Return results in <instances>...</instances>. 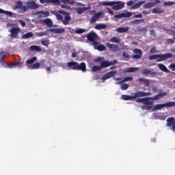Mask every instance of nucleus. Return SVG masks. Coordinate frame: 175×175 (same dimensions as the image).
I'll return each instance as SVG.
<instances>
[{
  "instance_id": "f257e3e1",
  "label": "nucleus",
  "mask_w": 175,
  "mask_h": 175,
  "mask_svg": "<svg viewBox=\"0 0 175 175\" xmlns=\"http://www.w3.org/2000/svg\"><path fill=\"white\" fill-rule=\"evenodd\" d=\"M67 66L72 70H81V72H87V65L84 62L80 64L77 62H69L67 63Z\"/></svg>"
},
{
  "instance_id": "f03ea898",
  "label": "nucleus",
  "mask_w": 175,
  "mask_h": 175,
  "mask_svg": "<svg viewBox=\"0 0 175 175\" xmlns=\"http://www.w3.org/2000/svg\"><path fill=\"white\" fill-rule=\"evenodd\" d=\"M103 6H112L113 10H121L125 8V3L122 1H103Z\"/></svg>"
},
{
  "instance_id": "7ed1b4c3",
  "label": "nucleus",
  "mask_w": 175,
  "mask_h": 175,
  "mask_svg": "<svg viewBox=\"0 0 175 175\" xmlns=\"http://www.w3.org/2000/svg\"><path fill=\"white\" fill-rule=\"evenodd\" d=\"M136 102L137 103H143V105H146L142 107V110H151L154 107V101L150 100V97L138 98L136 100Z\"/></svg>"
},
{
  "instance_id": "20e7f679",
  "label": "nucleus",
  "mask_w": 175,
  "mask_h": 175,
  "mask_svg": "<svg viewBox=\"0 0 175 175\" xmlns=\"http://www.w3.org/2000/svg\"><path fill=\"white\" fill-rule=\"evenodd\" d=\"M173 55L172 53H165V54H156L152 55L149 57L150 61H152L153 59H157V62H162V61H166V59H169L172 58Z\"/></svg>"
},
{
  "instance_id": "39448f33",
  "label": "nucleus",
  "mask_w": 175,
  "mask_h": 175,
  "mask_svg": "<svg viewBox=\"0 0 175 175\" xmlns=\"http://www.w3.org/2000/svg\"><path fill=\"white\" fill-rule=\"evenodd\" d=\"M87 39L92 42V46L100 44V42L96 41L98 40V34L94 31H90L89 33H88Z\"/></svg>"
},
{
  "instance_id": "423d86ee",
  "label": "nucleus",
  "mask_w": 175,
  "mask_h": 175,
  "mask_svg": "<svg viewBox=\"0 0 175 175\" xmlns=\"http://www.w3.org/2000/svg\"><path fill=\"white\" fill-rule=\"evenodd\" d=\"M163 107H175V102H168L164 104H157L153 107V111L155 110H162Z\"/></svg>"
},
{
  "instance_id": "0eeeda50",
  "label": "nucleus",
  "mask_w": 175,
  "mask_h": 175,
  "mask_svg": "<svg viewBox=\"0 0 175 175\" xmlns=\"http://www.w3.org/2000/svg\"><path fill=\"white\" fill-rule=\"evenodd\" d=\"M13 10H17L21 9V13H25L27 12V5H23V1H17L16 5L12 8Z\"/></svg>"
},
{
  "instance_id": "6e6552de",
  "label": "nucleus",
  "mask_w": 175,
  "mask_h": 175,
  "mask_svg": "<svg viewBox=\"0 0 175 175\" xmlns=\"http://www.w3.org/2000/svg\"><path fill=\"white\" fill-rule=\"evenodd\" d=\"M21 31V29L19 27H12L9 31L10 32V38H12L14 39H17L18 38V33H20V31Z\"/></svg>"
},
{
  "instance_id": "1a4fd4ad",
  "label": "nucleus",
  "mask_w": 175,
  "mask_h": 175,
  "mask_svg": "<svg viewBox=\"0 0 175 175\" xmlns=\"http://www.w3.org/2000/svg\"><path fill=\"white\" fill-rule=\"evenodd\" d=\"M117 60L113 59L112 62H109V60H104L100 62L101 68H109V66H111L112 65H116L117 64Z\"/></svg>"
},
{
  "instance_id": "9d476101",
  "label": "nucleus",
  "mask_w": 175,
  "mask_h": 175,
  "mask_svg": "<svg viewBox=\"0 0 175 175\" xmlns=\"http://www.w3.org/2000/svg\"><path fill=\"white\" fill-rule=\"evenodd\" d=\"M26 5V11L28 10V9L35 10V9H38L39 8V5L33 1L27 2Z\"/></svg>"
},
{
  "instance_id": "9b49d317",
  "label": "nucleus",
  "mask_w": 175,
  "mask_h": 175,
  "mask_svg": "<svg viewBox=\"0 0 175 175\" xmlns=\"http://www.w3.org/2000/svg\"><path fill=\"white\" fill-rule=\"evenodd\" d=\"M116 75H117V71L116 70L108 72L102 77L101 80L103 81H105V80H107V79H111V77H113V76H116Z\"/></svg>"
},
{
  "instance_id": "f8f14e48",
  "label": "nucleus",
  "mask_w": 175,
  "mask_h": 175,
  "mask_svg": "<svg viewBox=\"0 0 175 175\" xmlns=\"http://www.w3.org/2000/svg\"><path fill=\"white\" fill-rule=\"evenodd\" d=\"M151 96V92H137L134 93V96H133V99H136V98H142V96Z\"/></svg>"
},
{
  "instance_id": "ddd939ff",
  "label": "nucleus",
  "mask_w": 175,
  "mask_h": 175,
  "mask_svg": "<svg viewBox=\"0 0 175 175\" xmlns=\"http://www.w3.org/2000/svg\"><path fill=\"white\" fill-rule=\"evenodd\" d=\"M133 53L137 55H132V58L134 59H140L143 55V52L142 51L141 49H133Z\"/></svg>"
},
{
  "instance_id": "4468645a",
  "label": "nucleus",
  "mask_w": 175,
  "mask_h": 175,
  "mask_svg": "<svg viewBox=\"0 0 175 175\" xmlns=\"http://www.w3.org/2000/svg\"><path fill=\"white\" fill-rule=\"evenodd\" d=\"M102 14H103V12H98L97 13H95L90 19V24H95V23H96L98 20H99Z\"/></svg>"
},
{
  "instance_id": "2eb2a0df",
  "label": "nucleus",
  "mask_w": 175,
  "mask_h": 175,
  "mask_svg": "<svg viewBox=\"0 0 175 175\" xmlns=\"http://www.w3.org/2000/svg\"><path fill=\"white\" fill-rule=\"evenodd\" d=\"M167 126H172V131L173 132H175V118L173 117L169 118L167 119Z\"/></svg>"
},
{
  "instance_id": "dca6fc26",
  "label": "nucleus",
  "mask_w": 175,
  "mask_h": 175,
  "mask_svg": "<svg viewBox=\"0 0 175 175\" xmlns=\"http://www.w3.org/2000/svg\"><path fill=\"white\" fill-rule=\"evenodd\" d=\"M166 92L159 93L153 97H149V100H151L152 102H154V100H159L161 98H163V96H166Z\"/></svg>"
},
{
  "instance_id": "f3484780",
  "label": "nucleus",
  "mask_w": 175,
  "mask_h": 175,
  "mask_svg": "<svg viewBox=\"0 0 175 175\" xmlns=\"http://www.w3.org/2000/svg\"><path fill=\"white\" fill-rule=\"evenodd\" d=\"M132 16V12L121 13L114 16L115 18H127Z\"/></svg>"
},
{
  "instance_id": "a211bd4d",
  "label": "nucleus",
  "mask_w": 175,
  "mask_h": 175,
  "mask_svg": "<svg viewBox=\"0 0 175 175\" xmlns=\"http://www.w3.org/2000/svg\"><path fill=\"white\" fill-rule=\"evenodd\" d=\"M46 32H53V33H64V32H65V29L64 28L49 29L46 30Z\"/></svg>"
},
{
  "instance_id": "6ab92c4d",
  "label": "nucleus",
  "mask_w": 175,
  "mask_h": 175,
  "mask_svg": "<svg viewBox=\"0 0 175 175\" xmlns=\"http://www.w3.org/2000/svg\"><path fill=\"white\" fill-rule=\"evenodd\" d=\"M106 46L110 49V50H112L113 51H118V50H120V46H118V44H110L107 42L106 44Z\"/></svg>"
},
{
  "instance_id": "aec40b11",
  "label": "nucleus",
  "mask_w": 175,
  "mask_h": 175,
  "mask_svg": "<svg viewBox=\"0 0 175 175\" xmlns=\"http://www.w3.org/2000/svg\"><path fill=\"white\" fill-rule=\"evenodd\" d=\"M70 20H72V17H70V13H68L64 16V19L62 20V23L64 25H68Z\"/></svg>"
},
{
  "instance_id": "412c9836",
  "label": "nucleus",
  "mask_w": 175,
  "mask_h": 175,
  "mask_svg": "<svg viewBox=\"0 0 175 175\" xmlns=\"http://www.w3.org/2000/svg\"><path fill=\"white\" fill-rule=\"evenodd\" d=\"M137 81H140L141 83H144V85H145V87H150V79H147L146 78L140 77L137 79Z\"/></svg>"
},
{
  "instance_id": "4be33fe9",
  "label": "nucleus",
  "mask_w": 175,
  "mask_h": 175,
  "mask_svg": "<svg viewBox=\"0 0 175 175\" xmlns=\"http://www.w3.org/2000/svg\"><path fill=\"white\" fill-rule=\"evenodd\" d=\"M42 24H44L48 27V28H51L53 27V21L50 18H46L42 21Z\"/></svg>"
},
{
  "instance_id": "5701e85b",
  "label": "nucleus",
  "mask_w": 175,
  "mask_h": 175,
  "mask_svg": "<svg viewBox=\"0 0 175 175\" xmlns=\"http://www.w3.org/2000/svg\"><path fill=\"white\" fill-rule=\"evenodd\" d=\"M94 46V48L95 49V50H98L99 51H105L107 50V47L102 44H100L99 45L98 44H96V45H93Z\"/></svg>"
},
{
  "instance_id": "b1692460",
  "label": "nucleus",
  "mask_w": 175,
  "mask_h": 175,
  "mask_svg": "<svg viewBox=\"0 0 175 175\" xmlns=\"http://www.w3.org/2000/svg\"><path fill=\"white\" fill-rule=\"evenodd\" d=\"M152 12L154 14H161L162 13H165V10L161 8H154L152 9Z\"/></svg>"
},
{
  "instance_id": "393cba45",
  "label": "nucleus",
  "mask_w": 175,
  "mask_h": 175,
  "mask_svg": "<svg viewBox=\"0 0 175 175\" xmlns=\"http://www.w3.org/2000/svg\"><path fill=\"white\" fill-rule=\"evenodd\" d=\"M30 51H37V53H42V48L37 45H31L29 47Z\"/></svg>"
},
{
  "instance_id": "a878e982",
  "label": "nucleus",
  "mask_w": 175,
  "mask_h": 175,
  "mask_svg": "<svg viewBox=\"0 0 175 175\" xmlns=\"http://www.w3.org/2000/svg\"><path fill=\"white\" fill-rule=\"evenodd\" d=\"M139 70V68L137 67H130L127 68L124 70L126 73H133L134 72H137Z\"/></svg>"
},
{
  "instance_id": "bb28decb",
  "label": "nucleus",
  "mask_w": 175,
  "mask_h": 175,
  "mask_svg": "<svg viewBox=\"0 0 175 175\" xmlns=\"http://www.w3.org/2000/svg\"><path fill=\"white\" fill-rule=\"evenodd\" d=\"M158 68L160 69V70H162L163 72H165L166 73H170V70H169V69H167V68H166L163 64H159Z\"/></svg>"
},
{
  "instance_id": "cd10ccee",
  "label": "nucleus",
  "mask_w": 175,
  "mask_h": 175,
  "mask_svg": "<svg viewBox=\"0 0 175 175\" xmlns=\"http://www.w3.org/2000/svg\"><path fill=\"white\" fill-rule=\"evenodd\" d=\"M132 80H133V77H126L119 82H116V84H122V83H125L126 81H132Z\"/></svg>"
},
{
  "instance_id": "c85d7f7f",
  "label": "nucleus",
  "mask_w": 175,
  "mask_h": 175,
  "mask_svg": "<svg viewBox=\"0 0 175 175\" xmlns=\"http://www.w3.org/2000/svg\"><path fill=\"white\" fill-rule=\"evenodd\" d=\"M129 31V27H118L116 29V31L118 32L119 33H125V32H127Z\"/></svg>"
},
{
  "instance_id": "c756f323",
  "label": "nucleus",
  "mask_w": 175,
  "mask_h": 175,
  "mask_svg": "<svg viewBox=\"0 0 175 175\" xmlns=\"http://www.w3.org/2000/svg\"><path fill=\"white\" fill-rule=\"evenodd\" d=\"M144 3H146V1H141L138 3H136L135 4L131 6V9H139V8H140L142 5H144Z\"/></svg>"
},
{
  "instance_id": "7c9ffc66",
  "label": "nucleus",
  "mask_w": 175,
  "mask_h": 175,
  "mask_svg": "<svg viewBox=\"0 0 175 175\" xmlns=\"http://www.w3.org/2000/svg\"><path fill=\"white\" fill-rule=\"evenodd\" d=\"M154 2L150 1L145 3L143 5V8H144V9H151V8H154Z\"/></svg>"
},
{
  "instance_id": "2f4dec72",
  "label": "nucleus",
  "mask_w": 175,
  "mask_h": 175,
  "mask_svg": "<svg viewBox=\"0 0 175 175\" xmlns=\"http://www.w3.org/2000/svg\"><path fill=\"white\" fill-rule=\"evenodd\" d=\"M94 28L97 30L106 29V28H107V25L105 24H98L94 27Z\"/></svg>"
},
{
  "instance_id": "473e14b6",
  "label": "nucleus",
  "mask_w": 175,
  "mask_h": 175,
  "mask_svg": "<svg viewBox=\"0 0 175 175\" xmlns=\"http://www.w3.org/2000/svg\"><path fill=\"white\" fill-rule=\"evenodd\" d=\"M123 100H133V96H129L126 94L122 95Z\"/></svg>"
},
{
  "instance_id": "72a5a7b5",
  "label": "nucleus",
  "mask_w": 175,
  "mask_h": 175,
  "mask_svg": "<svg viewBox=\"0 0 175 175\" xmlns=\"http://www.w3.org/2000/svg\"><path fill=\"white\" fill-rule=\"evenodd\" d=\"M85 10H87V7H81L77 8V12L78 13V14H83V13H84Z\"/></svg>"
},
{
  "instance_id": "f704fd0d",
  "label": "nucleus",
  "mask_w": 175,
  "mask_h": 175,
  "mask_svg": "<svg viewBox=\"0 0 175 175\" xmlns=\"http://www.w3.org/2000/svg\"><path fill=\"white\" fill-rule=\"evenodd\" d=\"M36 59H38V57H33L31 59L27 60L26 64L27 65H31V64H33V62H35V61H36Z\"/></svg>"
},
{
  "instance_id": "c9c22d12",
  "label": "nucleus",
  "mask_w": 175,
  "mask_h": 175,
  "mask_svg": "<svg viewBox=\"0 0 175 175\" xmlns=\"http://www.w3.org/2000/svg\"><path fill=\"white\" fill-rule=\"evenodd\" d=\"M40 63L37 62L36 64H33L29 67V69H39L40 68Z\"/></svg>"
},
{
  "instance_id": "e433bc0d",
  "label": "nucleus",
  "mask_w": 175,
  "mask_h": 175,
  "mask_svg": "<svg viewBox=\"0 0 175 175\" xmlns=\"http://www.w3.org/2000/svg\"><path fill=\"white\" fill-rule=\"evenodd\" d=\"M47 3H53V5H60L61 1L59 0H47Z\"/></svg>"
},
{
  "instance_id": "4c0bfd02",
  "label": "nucleus",
  "mask_w": 175,
  "mask_h": 175,
  "mask_svg": "<svg viewBox=\"0 0 175 175\" xmlns=\"http://www.w3.org/2000/svg\"><path fill=\"white\" fill-rule=\"evenodd\" d=\"M92 72H99V70H102V67L99 66H94L92 67Z\"/></svg>"
},
{
  "instance_id": "58836bf2",
  "label": "nucleus",
  "mask_w": 175,
  "mask_h": 175,
  "mask_svg": "<svg viewBox=\"0 0 175 175\" xmlns=\"http://www.w3.org/2000/svg\"><path fill=\"white\" fill-rule=\"evenodd\" d=\"M33 36V33L32 32L27 33L23 36V39H29V38H32Z\"/></svg>"
},
{
  "instance_id": "ea45409f",
  "label": "nucleus",
  "mask_w": 175,
  "mask_h": 175,
  "mask_svg": "<svg viewBox=\"0 0 175 175\" xmlns=\"http://www.w3.org/2000/svg\"><path fill=\"white\" fill-rule=\"evenodd\" d=\"M110 42H111L112 43H120V42H121V40L119 38L113 37L110 39Z\"/></svg>"
},
{
  "instance_id": "a19ab883",
  "label": "nucleus",
  "mask_w": 175,
  "mask_h": 175,
  "mask_svg": "<svg viewBox=\"0 0 175 175\" xmlns=\"http://www.w3.org/2000/svg\"><path fill=\"white\" fill-rule=\"evenodd\" d=\"M21 64V63L20 62H18L16 63H8L7 65L8 68H12L13 66H18Z\"/></svg>"
},
{
  "instance_id": "79ce46f5",
  "label": "nucleus",
  "mask_w": 175,
  "mask_h": 175,
  "mask_svg": "<svg viewBox=\"0 0 175 175\" xmlns=\"http://www.w3.org/2000/svg\"><path fill=\"white\" fill-rule=\"evenodd\" d=\"M121 90H122V91H126V90L129 88V84L128 83H122L120 86Z\"/></svg>"
},
{
  "instance_id": "37998d69",
  "label": "nucleus",
  "mask_w": 175,
  "mask_h": 175,
  "mask_svg": "<svg viewBox=\"0 0 175 175\" xmlns=\"http://www.w3.org/2000/svg\"><path fill=\"white\" fill-rule=\"evenodd\" d=\"M53 14L56 16V18L59 20V21H62V20H64L62 15L58 14L57 12H54Z\"/></svg>"
},
{
  "instance_id": "c03bdc74",
  "label": "nucleus",
  "mask_w": 175,
  "mask_h": 175,
  "mask_svg": "<svg viewBox=\"0 0 175 175\" xmlns=\"http://www.w3.org/2000/svg\"><path fill=\"white\" fill-rule=\"evenodd\" d=\"M0 62H3V61H5V58L6 57V55H5V52L1 51L0 53Z\"/></svg>"
},
{
  "instance_id": "a18cd8bd",
  "label": "nucleus",
  "mask_w": 175,
  "mask_h": 175,
  "mask_svg": "<svg viewBox=\"0 0 175 175\" xmlns=\"http://www.w3.org/2000/svg\"><path fill=\"white\" fill-rule=\"evenodd\" d=\"M63 3H68L69 5H74L75 0H61Z\"/></svg>"
},
{
  "instance_id": "49530a36",
  "label": "nucleus",
  "mask_w": 175,
  "mask_h": 175,
  "mask_svg": "<svg viewBox=\"0 0 175 175\" xmlns=\"http://www.w3.org/2000/svg\"><path fill=\"white\" fill-rule=\"evenodd\" d=\"M164 6H172V5H175V1H164Z\"/></svg>"
},
{
  "instance_id": "de8ad7c7",
  "label": "nucleus",
  "mask_w": 175,
  "mask_h": 175,
  "mask_svg": "<svg viewBox=\"0 0 175 175\" xmlns=\"http://www.w3.org/2000/svg\"><path fill=\"white\" fill-rule=\"evenodd\" d=\"M3 14H6L8 17H13V12L10 11H5V10H3Z\"/></svg>"
},
{
  "instance_id": "09e8293b",
  "label": "nucleus",
  "mask_w": 175,
  "mask_h": 175,
  "mask_svg": "<svg viewBox=\"0 0 175 175\" xmlns=\"http://www.w3.org/2000/svg\"><path fill=\"white\" fill-rule=\"evenodd\" d=\"M140 23H144V19H136L132 21V24H140Z\"/></svg>"
},
{
  "instance_id": "8fccbe9b",
  "label": "nucleus",
  "mask_w": 175,
  "mask_h": 175,
  "mask_svg": "<svg viewBox=\"0 0 175 175\" xmlns=\"http://www.w3.org/2000/svg\"><path fill=\"white\" fill-rule=\"evenodd\" d=\"M41 44H42V46H49V44H50V40H43L41 41Z\"/></svg>"
},
{
  "instance_id": "3c124183",
  "label": "nucleus",
  "mask_w": 175,
  "mask_h": 175,
  "mask_svg": "<svg viewBox=\"0 0 175 175\" xmlns=\"http://www.w3.org/2000/svg\"><path fill=\"white\" fill-rule=\"evenodd\" d=\"M49 31H47V30L46 31H40L37 33V36H46V35H47V33H49Z\"/></svg>"
},
{
  "instance_id": "603ef678",
  "label": "nucleus",
  "mask_w": 175,
  "mask_h": 175,
  "mask_svg": "<svg viewBox=\"0 0 175 175\" xmlns=\"http://www.w3.org/2000/svg\"><path fill=\"white\" fill-rule=\"evenodd\" d=\"M150 70H147L145 68L142 70V74L144 75V76H148V75H150Z\"/></svg>"
},
{
  "instance_id": "864d4df0",
  "label": "nucleus",
  "mask_w": 175,
  "mask_h": 175,
  "mask_svg": "<svg viewBox=\"0 0 175 175\" xmlns=\"http://www.w3.org/2000/svg\"><path fill=\"white\" fill-rule=\"evenodd\" d=\"M85 32V30L84 29H78L75 30V33H84Z\"/></svg>"
},
{
  "instance_id": "5fc2aeb1",
  "label": "nucleus",
  "mask_w": 175,
  "mask_h": 175,
  "mask_svg": "<svg viewBox=\"0 0 175 175\" xmlns=\"http://www.w3.org/2000/svg\"><path fill=\"white\" fill-rule=\"evenodd\" d=\"M150 72H149V75L152 76V77H154V76H157L158 75V72L156 71H154V70H150Z\"/></svg>"
},
{
  "instance_id": "6e6d98bb",
  "label": "nucleus",
  "mask_w": 175,
  "mask_h": 175,
  "mask_svg": "<svg viewBox=\"0 0 175 175\" xmlns=\"http://www.w3.org/2000/svg\"><path fill=\"white\" fill-rule=\"evenodd\" d=\"M59 13H60L61 14H64L65 16H66L67 14H69L70 12H66L64 10H59Z\"/></svg>"
},
{
  "instance_id": "4d7b16f0",
  "label": "nucleus",
  "mask_w": 175,
  "mask_h": 175,
  "mask_svg": "<svg viewBox=\"0 0 175 175\" xmlns=\"http://www.w3.org/2000/svg\"><path fill=\"white\" fill-rule=\"evenodd\" d=\"M105 59V57H98L95 59V62H102Z\"/></svg>"
},
{
  "instance_id": "13d9d810",
  "label": "nucleus",
  "mask_w": 175,
  "mask_h": 175,
  "mask_svg": "<svg viewBox=\"0 0 175 175\" xmlns=\"http://www.w3.org/2000/svg\"><path fill=\"white\" fill-rule=\"evenodd\" d=\"M170 69L174 71L175 70V63H172L169 66Z\"/></svg>"
},
{
  "instance_id": "bf43d9fd",
  "label": "nucleus",
  "mask_w": 175,
  "mask_h": 175,
  "mask_svg": "<svg viewBox=\"0 0 175 175\" xmlns=\"http://www.w3.org/2000/svg\"><path fill=\"white\" fill-rule=\"evenodd\" d=\"M122 55L124 58H130L131 55L126 52H123Z\"/></svg>"
},
{
  "instance_id": "052dcab7",
  "label": "nucleus",
  "mask_w": 175,
  "mask_h": 175,
  "mask_svg": "<svg viewBox=\"0 0 175 175\" xmlns=\"http://www.w3.org/2000/svg\"><path fill=\"white\" fill-rule=\"evenodd\" d=\"M107 12H108L109 13H110V14H114V11H113V10H111V8H107Z\"/></svg>"
},
{
  "instance_id": "680f3d73",
  "label": "nucleus",
  "mask_w": 175,
  "mask_h": 175,
  "mask_svg": "<svg viewBox=\"0 0 175 175\" xmlns=\"http://www.w3.org/2000/svg\"><path fill=\"white\" fill-rule=\"evenodd\" d=\"M42 14L45 15V17H49V16H50V12H49L48 11L46 12H41Z\"/></svg>"
},
{
  "instance_id": "e2e57ef3",
  "label": "nucleus",
  "mask_w": 175,
  "mask_h": 175,
  "mask_svg": "<svg viewBox=\"0 0 175 175\" xmlns=\"http://www.w3.org/2000/svg\"><path fill=\"white\" fill-rule=\"evenodd\" d=\"M133 1H130L126 3L127 6H132L133 5Z\"/></svg>"
},
{
  "instance_id": "0e129e2a",
  "label": "nucleus",
  "mask_w": 175,
  "mask_h": 175,
  "mask_svg": "<svg viewBox=\"0 0 175 175\" xmlns=\"http://www.w3.org/2000/svg\"><path fill=\"white\" fill-rule=\"evenodd\" d=\"M19 23L21 24V25H22V27H25V22L23 20H20Z\"/></svg>"
},
{
  "instance_id": "69168bd1",
  "label": "nucleus",
  "mask_w": 175,
  "mask_h": 175,
  "mask_svg": "<svg viewBox=\"0 0 175 175\" xmlns=\"http://www.w3.org/2000/svg\"><path fill=\"white\" fill-rule=\"evenodd\" d=\"M156 50H157V48H155V47L151 48V49L150 50V53H152H152H155Z\"/></svg>"
},
{
  "instance_id": "338daca9",
  "label": "nucleus",
  "mask_w": 175,
  "mask_h": 175,
  "mask_svg": "<svg viewBox=\"0 0 175 175\" xmlns=\"http://www.w3.org/2000/svg\"><path fill=\"white\" fill-rule=\"evenodd\" d=\"M76 57H77V52H73L72 53V58H76Z\"/></svg>"
},
{
  "instance_id": "774afa93",
  "label": "nucleus",
  "mask_w": 175,
  "mask_h": 175,
  "mask_svg": "<svg viewBox=\"0 0 175 175\" xmlns=\"http://www.w3.org/2000/svg\"><path fill=\"white\" fill-rule=\"evenodd\" d=\"M142 13H143V14H150L151 12L150 11H143Z\"/></svg>"
}]
</instances>
